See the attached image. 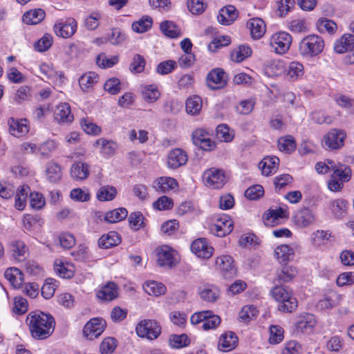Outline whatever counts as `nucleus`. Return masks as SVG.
I'll return each mask as SVG.
<instances>
[{"mask_svg":"<svg viewBox=\"0 0 354 354\" xmlns=\"http://www.w3.org/2000/svg\"><path fill=\"white\" fill-rule=\"evenodd\" d=\"M324 41L317 35H310L301 39L299 51L301 56L313 58L319 55L324 50Z\"/></svg>","mask_w":354,"mask_h":354,"instance_id":"obj_3","label":"nucleus"},{"mask_svg":"<svg viewBox=\"0 0 354 354\" xmlns=\"http://www.w3.org/2000/svg\"><path fill=\"white\" fill-rule=\"evenodd\" d=\"M153 25V19L148 16H145L134 21L131 28L132 30L137 33H143L149 30Z\"/></svg>","mask_w":354,"mask_h":354,"instance_id":"obj_48","label":"nucleus"},{"mask_svg":"<svg viewBox=\"0 0 354 354\" xmlns=\"http://www.w3.org/2000/svg\"><path fill=\"white\" fill-rule=\"evenodd\" d=\"M160 30L167 37L176 38L180 35V29L171 21H164L160 24Z\"/></svg>","mask_w":354,"mask_h":354,"instance_id":"obj_45","label":"nucleus"},{"mask_svg":"<svg viewBox=\"0 0 354 354\" xmlns=\"http://www.w3.org/2000/svg\"><path fill=\"white\" fill-rule=\"evenodd\" d=\"M8 252L13 260L17 262H21L26 259L28 253V248L22 241H13L9 244Z\"/></svg>","mask_w":354,"mask_h":354,"instance_id":"obj_20","label":"nucleus"},{"mask_svg":"<svg viewBox=\"0 0 354 354\" xmlns=\"http://www.w3.org/2000/svg\"><path fill=\"white\" fill-rule=\"evenodd\" d=\"M288 217L287 211L281 207L276 209H269L264 215L266 225H274L279 218Z\"/></svg>","mask_w":354,"mask_h":354,"instance_id":"obj_41","label":"nucleus"},{"mask_svg":"<svg viewBox=\"0 0 354 354\" xmlns=\"http://www.w3.org/2000/svg\"><path fill=\"white\" fill-rule=\"evenodd\" d=\"M26 324L32 337L44 339L50 337L54 330L55 322L52 315L41 311L30 312L26 317Z\"/></svg>","mask_w":354,"mask_h":354,"instance_id":"obj_1","label":"nucleus"},{"mask_svg":"<svg viewBox=\"0 0 354 354\" xmlns=\"http://www.w3.org/2000/svg\"><path fill=\"white\" fill-rule=\"evenodd\" d=\"M279 164V159L277 156L264 158L259 164V169L265 176L274 174Z\"/></svg>","mask_w":354,"mask_h":354,"instance_id":"obj_30","label":"nucleus"},{"mask_svg":"<svg viewBox=\"0 0 354 354\" xmlns=\"http://www.w3.org/2000/svg\"><path fill=\"white\" fill-rule=\"evenodd\" d=\"M247 27L250 30L253 39L261 38L266 32V24L260 18H252L247 22Z\"/></svg>","mask_w":354,"mask_h":354,"instance_id":"obj_29","label":"nucleus"},{"mask_svg":"<svg viewBox=\"0 0 354 354\" xmlns=\"http://www.w3.org/2000/svg\"><path fill=\"white\" fill-rule=\"evenodd\" d=\"M58 281L52 278L47 279L41 287V295L45 299L51 298L58 287Z\"/></svg>","mask_w":354,"mask_h":354,"instance_id":"obj_52","label":"nucleus"},{"mask_svg":"<svg viewBox=\"0 0 354 354\" xmlns=\"http://www.w3.org/2000/svg\"><path fill=\"white\" fill-rule=\"evenodd\" d=\"M118 296V288L113 282L108 283L97 292V297L102 301H110L117 298Z\"/></svg>","mask_w":354,"mask_h":354,"instance_id":"obj_27","label":"nucleus"},{"mask_svg":"<svg viewBox=\"0 0 354 354\" xmlns=\"http://www.w3.org/2000/svg\"><path fill=\"white\" fill-rule=\"evenodd\" d=\"M53 268L55 274L62 279H71L76 271L73 263L62 259H55Z\"/></svg>","mask_w":354,"mask_h":354,"instance_id":"obj_12","label":"nucleus"},{"mask_svg":"<svg viewBox=\"0 0 354 354\" xmlns=\"http://www.w3.org/2000/svg\"><path fill=\"white\" fill-rule=\"evenodd\" d=\"M6 279L15 288H20L24 281V274L17 268H9L4 273Z\"/></svg>","mask_w":354,"mask_h":354,"instance_id":"obj_35","label":"nucleus"},{"mask_svg":"<svg viewBox=\"0 0 354 354\" xmlns=\"http://www.w3.org/2000/svg\"><path fill=\"white\" fill-rule=\"evenodd\" d=\"M186 111L190 115H197L202 108V100L198 95L189 97L186 101Z\"/></svg>","mask_w":354,"mask_h":354,"instance_id":"obj_49","label":"nucleus"},{"mask_svg":"<svg viewBox=\"0 0 354 354\" xmlns=\"http://www.w3.org/2000/svg\"><path fill=\"white\" fill-rule=\"evenodd\" d=\"M345 138L344 131L333 129L324 136V145L331 149H339L344 145Z\"/></svg>","mask_w":354,"mask_h":354,"instance_id":"obj_14","label":"nucleus"},{"mask_svg":"<svg viewBox=\"0 0 354 354\" xmlns=\"http://www.w3.org/2000/svg\"><path fill=\"white\" fill-rule=\"evenodd\" d=\"M201 298L207 302H215L220 297V291L213 285H207L200 288Z\"/></svg>","mask_w":354,"mask_h":354,"instance_id":"obj_37","label":"nucleus"},{"mask_svg":"<svg viewBox=\"0 0 354 354\" xmlns=\"http://www.w3.org/2000/svg\"><path fill=\"white\" fill-rule=\"evenodd\" d=\"M293 222L298 227L304 228L312 225L315 220L313 211L308 208H302L294 215Z\"/></svg>","mask_w":354,"mask_h":354,"instance_id":"obj_17","label":"nucleus"},{"mask_svg":"<svg viewBox=\"0 0 354 354\" xmlns=\"http://www.w3.org/2000/svg\"><path fill=\"white\" fill-rule=\"evenodd\" d=\"M117 347V340L111 337L104 338L100 345L101 354H112Z\"/></svg>","mask_w":354,"mask_h":354,"instance_id":"obj_57","label":"nucleus"},{"mask_svg":"<svg viewBox=\"0 0 354 354\" xmlns=\"http://www.w3.org/2000/svg\"><path fill=\"white\" fill-rule=\"evenodd\" d=\"M340 301V295L334 291H330L320 299L317 306L322 309H328L336 306Z\"/></svg>","mask_w":354,"mask_h":354,"instance_id":"obj_42","label":"nucleus"},{"mask_svg":"<svg viewBox=\"0 0 354 354\" xmlns=\"http://www.w3.org/2000/svg\"><path fill=\"white\" fill-rule=\"evenodd\" d=\"M206 80L209 87H211L210 82L220 84L222 87L227 84V75L223 69L214 68L207 74Z\"/></svg>","mask_w":354,"mask_h":354,"instance_id":"obj_36","label":"nucleus"},{"mask_svg":"<svg viewBox=\"0 0 354 354\" xmlns=\"http://www.w3.org/2000/svg\"><path fill=\"white\" fill-rule=\"evenodd\" d=\"M330 205L334 216L336 218H341L346 212L348 203L344 199L339 198L330 201Z\"/></svg>","mask_w":354,"mask_h":354,"instance_id":"obj_50","label":"nucleus"},{"mask_svg":"<svg viewBox=\"0 0 354 354\" xmlns=\"http://www.w3.org/2000/svg\"><path fill=\"white\" fill-rule=\"evenodd\" d=\"M272 297L278 301V310L283 313H292L298 306L297 299L283 286L276 284L271 290Z\"/></svg>","mask_w":354,"mask_h":354,"instance_id":"obj_2","label":"nucleus"},{"mask_svg":"<svg viewBox=\"0 0 354 354\" xmlns=\"http://www.w3.org/2000/svg\"><path fill=\"white\" fill-rule=\"evenodd\" d=\"M62 176L61 166L54 160L46 163L44 169V176L50 183H57L60 181Z\"/></svg>","mask_w":354,"mask_h":354,"instance_id":"obj_22","label":"nucleus"},{"mask_svg":"<svg viewBox=\"0 0 354 354\" xmlns=\"http://www.w3.org/2000/svg\"><path fill=\"white\" fill-rule=\"evenodd\" d=\"M102 15L98 12H92L84 21L86 28L91 30H95L100 25Z\"/></svg>","mask_w":354,"mask_h":354,"instance_id":"obj_63","label":"nucleus"},{"mask_svg":"<svg viewBox=\"0 0 354 354\" xmlns=\"http://www.w3.org/2000/svg\"><path fill=\"white\" fill-rule=\"evenodd\" d=\"M46 17V12L42 8H34L25 12L22 16V21L27 25H37Z\"/></svg>","mask_w":354,"mask_h":354,"instance_id":"obj_24","label":"nucleus"},{"mask_svg":"<svg viewBox=\"0 0 354 354\" xmlns=\"http://www.w3.org/2000/svg\"><path fill=\"white\" fill-rule=\"evenodd\" d=\"M81 126L83 131L88 135L98 136L102 131L99 126L88 118L82 120Z\"/></svg>","mask_w":354,"mask_h":354,"instance_id":"obj_59","label":"nucleus"},{"mask_svg":"<svg viewBox=\"0 0 354 354\" xmlns=\"http://www.w3.org/2000/svg\"><path fill=\"white\" fill-rule=\"evenodd\" d=\"M332 175L337 178L342 183H344L350 180L351 170L346 165H339L338 167L333 171Z\"/></svg>","mask_w":354,"mask_h":354,"instance_id":"obj_58","label":"nucleus"},{"mask_svg":"<svg viewBox=\"0 0 354 354\" xmlns=\"http://www.w3.org/2000/svg\"><path fill=\"white\" fill-rule=\"evenodd\" d=\"M283 333L284 330L281 326H270L269 342L272 344H279L283 339Z\"/></svg>","mask_w":354,"mask_h":354,"instance_id":"obj_60","label":"nucleus"},{"mask_svg":"<svg viewBox=\"0 0 354 354\" xmlns=\"http://www.w3.org/2000/svg\"><path fill=\"white\" fill-rule=\"evenodd\" d=\"M191 250L199 258L209 259L212 257L214 249L208 244L206 239L200 238L192 242Z\"/></svg>","mask_w":354,"mask_h":354,"instance_id":"obj_16","label":"nucleus"},{"mask_svg":"<svg viewBox=\"0 0 354 354\" xmlns=\"http://www.w3.org/2000/svg\"><path fill=\"white\" fill-rule=\"evenodd\" d=\"M53 117L59 124H70L74 120L71 106L66 102L59 103L55 106Z\"/></svg>","mask_w":354,"mask_h":354,"instance_id":"obj_13","label":"nucleus"},{"mask_svg":"<svg viewBox=\"0 0 354 354\" xmlns=\"http://www.w3.org/2000/svg\"><path fill=\"white\" fill-rule=\"evenodd\" d=\"M106 326V321L102 318H92L85 324L83 335L87 339L93 340L102 334Z\"/></svg>","mask_w":354,"mask_h":354,"instance_id":"obj_7","label":"nucleus"},{"mask_svg":"<svg viewBox=\"0 0 354 354\" xmlns=\"http://www.w3.org/2000/svg\"><path fill=\"white\" fill-rule=\"evenodd\" d=\"M57 148V143L54 140H48L44 142L38 148L41 156L45 158L50 156L51 153L55 151Z\"/></svg>","mask_w":354,"mask_h":354,"instance_id":"obj_64","label":"nucleus"},{"mask_svg":"<svg viewBox=\"0 0 354 354\" xmlns=\"http://www.w3.org/2000/svg\"><path fill=\"white\" fill-rule=\"evenodd\" d=\"M41 224V219L37 216L26 214L23 218V226L27 231H33L40 227Z\"/></svg>","mask_w":354,"mask_h":354,"instance_id":"obj_55","label":"nucleus"},{"mask_svg":"<svg viewBox=\"0 0 354 354\" xmlns=\"http://www.w3.org/2000/svg\"><path fill=\"white\" fill-rule=\"evenodd\" d=\"M99 76L95 72L89 71L84 73L79 78V84L81 88H89L96 85Z\"/></svg>","mask_w":354,"mask_h":354,"instance_id":"obj_47","label":"nucleus"},{"mask_svg":"<svg viewBox=\"0 0 354 354\" xmlns=\"http://www.w3.org/2000/svg\"><path fill=\"white\" fill-rule=\"evenodd\" d=\"M238 344V337L233 332L223 333L219 338L218 347L223 351L227 352L233 350Z\"/></svg>","mask_w":354,"mask_h":354,"instance_id":"obj_26","label":"nucleus"},{"mask_svg":"<svg viewBox=\"0 0 354 354\" xmlns=\"http://www.w3.org/2000/svg\"><path fill=\"white\" fill-rule=\"evenodd\" d=\"M128 215V212L125 208H117L105 213L104 215L100 212H97L95 216L97 219L100 221L104 220V221L109 223H114L121 221L126 218Z\"/></svg>","mask_w":354,"mask_h":354,"instance_id":"obj_19","label":"nucleus"},{"mask_svg":"<svg viewBox=\"0 0 354 354\" xmlns=\"http://www.w3.org/2000/svg\"><path fill=\"white\" fill-rule=\"evenodd\" d=\"M117 189L112 185H104L100 187L96 193L99 201L105 202L113 201L117 196Z\"/></svg>","mask_w":354,"mask_h":354,"instance_id":"obj_39","label":"nucleus"},{"mask_svg":"<svg viewBox=\"0 0 354 354\" xmlns=\"http://www.w3.org/2000/svg\"><path fill=\"white\" fill-rule=\"evenodd\" d=\"M297 273L295 268L285 265L277 272L274 282L276 283L289 282L295 278Z\"/></svg>","mask_w":354,"mask_h":354,"instance_id":"obj_34","label":"nucleus"},{"mask_svg":"<svg viewBox=\"0 0 354 354\" xmlns=\"http://www.w3.org/2000/svg\"><path fill=\"white\" fill-rule=\"evenodd\" d=\"M70 198L77 202H87L91 199V193L86 188H75L71 191Z\"/></svg>","mask_w":354,"mask_h":354,"instance_id":"obj_56","label":"nucleus"},{"mask_svg":"<svg viewBox=\"0 0 354 354\" xmlns=\"http://www.w3.org/2000/svg\"><path fill=\"white\" fill-rule=\"evenodd\" d=\"M192 324L196 325L203 323L202 328L209 330L216 328L221 323L219 316L214 315L211 310H203L194 313L190 318Z\"/></svg>","mask_w":354,"mask_h":354,"instance_id":"obj_6","label":"nucleus"},{"mask_svg":"<svg viewBox=\"0 0 354 354\" xmlns=\"http://www.w3.org/2000/svg\"><path fill=\"white\" fill-rule=\"evenodd\" d=\"M179 263L178 253L167 245L156 248V264L165 270H171Z\"/></svg>","mask_w":354,"mask_h":354,"instance_id":"obj_4","label":"nucleus"},{"mask_svg":"<svg viewBox=\"0 0 354 354\" xmlns=\"http://www.w3.org/2000/svg\"><path fill=\"white\" fill-rule=\"evenodd\" d=\"M8 125L10 133L16 138L26 136L30 130L29 122L26 119L10 118L8 121Z\"/></svg>","mask_w":354,"mask_h":354,"instance_id":"obj_15","label":"nucleus"},{"mask_svg":"<svg viewBox=\"0 0 354 354\" xmlns=\"http://www.w3.org/2000/svg\"><path fill=\"white\" fill-rule=\"evenodd\" d=\"M354 44V35L344 34L334 44V50L337 53L342 54L351 50Z\"/></svg>","mask_w":354,"mask_h":354,"instance_id":"obj_31","label":"nucleus"},{"mask_svg":"<svg viewBox=\"0 0 354 354\" xmlns=\"http://www.w3.org/2000/svg\"><path fill=\"white\" fill-rule=\"evenodd\" d=\"M216 132L217 138L223 142H231L234 137V131L225 124L217 126Z\"/></svg>","mask_w":354,"mask_h":354,"instance_id":"obj_51","label":"nucleus"},{"mask_svg":"<svg viewBox=\"0 0 354 354\" xmlns=\"http://www.w3.org/2000/svg\"><path fill=\"white\" fill-rule=\"evenodd\" d=\"M54 39L50 33H44L34 44V49L39 53L49 50L53 46Z\"/></svg>","mask_w":354,"mask_h":354,"instance_id":"obj_46","label":"nucleus"},{"mask_svg":"<svg viewBox=\"0 0 354 354\" xmlns=\"http://www.w3.org/2000/svg\"><path fill=\"white\" fill-rule=\"evenodd\" d=\"M90 175V165L84 161H76L71 167V176L75 180L83 181Z\"/></svg>","mask_w":354,"mask_h":354,"instance_id":"obj_21","label":"nucleus"},{"mask_svg":"<svg viewBox=\"0 0 354 354\" xmlns=\"http://www.w3.org/2000/svg\"><path fill=\"white\" fill-rule=\"evenodd\" d=\"M278 147L281 151L291 153L296 148L295 139L291 136H286L278 140Z\"/></svg>","mask_w":354,"mask_h":354,"instance_id":"obj_54","label":"nucleus"},{"mask_svg":"<svg viewBox=\"0 0 354 354\" xmlns=\"http://www.w3.org/2000/svg\"><path fill=\"white\" fill-rule=\"evenodd\" d=\"M158 189L156 191H160L163 193L169 192L178 187V183L176 179L171 177L163 176L157 180Z\"/></svg>","mask_w":354,"mask_h":354,"instance_id":"obj_44","label":"nucleus"},{"mask_svg":"<svg viewBox=\"0 0 354 354\" xmlns=\"http://www.w3.org/2000/svg\"><path fill=\"white\" fill-rule=\"evenodd\" d=\"M274 256L280 263H286L294 256V249L288 245L282 244L274 250Z\"/></svg>","mask_w":354,"mask_h":354,"instance_id":"obj_38","label":"nucleus"},{"mask_svg":"<svg viewBox=\"0 0 354 354\" xmlns=\"http://www.w3.org/2000/svg\"><path fill=\"white\" fill-rule=\"evenodd\" d=\"M120 57L118 55H108L104 53H100L96 57V64L101 68H108L114 66L119 62Z\"/></svg>","mask_w":354,"mask_h":354,"instance_id":"obj_40","label":"nucleus"},{"mask_svg":"<svg viewBox=\"0 0 354 354\" xmlns=\"http://www.w3.org/2000/svg\"><path fill=\"white\" fill-rule=\"evenodd\" d=\"M77 30V21L73 17L59 19L55 21L53 31L54 34L61 38L68 39L72 37Z\"/></svg>","mask_w":354,"mask_h":354,"instance_id":"obj_5","label":"nucleus"},{"mask_svg":"<svg viewBox=\"0 0 354 354\" xmlns=\"http://www.w3.org/2000/svg\"><path fill=\"white\" fill-rule=\"evenodd\" d=\"M187 162V155L186 152L179 148L171 150L167 156V166L173 169L185 165Z\"/></svg>","mask_w":354,"mask_h":354,"instance_id":"obj_18","label":"nucleus"},{"mask_svg":"<svg viewBox=\"0 0 354 354\" xmlns=\"http://www.w3.org/2000/svg\"><path fill=\"white\" fill-rule=\"evenodd\" d=\"M203 178L205 185L212 189L221 188L226 183L224 171L217 168L212 167L207 169Z\"/></svg>","mask_w":354,"mask_h":354,"instance_id":"obj_8","label":"nucleus"},{"mask_svg":"<svg viewBox=\"0 0 354 354\" xmlns=\"http://www.w3.org/2000/svg\"><path fill=\"white\" fill-rule=\"evenodd\" d=\"M215 263L225 278H231L236 274L234 260L231 256L221 255L216 259Z\"/></svg>","mask_w":354,"mask_h":354,"instance_id":"obj_11","label":"nucleus"},{"mask_svg":"<svg viewBox=\"0 0 354 354\" xmlns=\"http://www.w3.org/2000/svg\"><path fill=\"white\" fill-rule=\"evenodd\" d=\"M252 55V49L248 45H239L234 48L230 54L231 59L233 62L239 63L249 57Z\"/></svg>","mask_w":354,"mask_h":354,"instance_id":"obj_43","label":"nucleus"},{"mask_svg":"<svg viewBox=\"0 0 354 354\" xmlns=\"http://www.w3.org/2000/svg\"><path fill=\"white\" fill-rule=\"evenodd\" d=\"M232 221L226 217L218 219L216 223L211 227L212 232L219 237L229 234L232 231Z\"/></svg>","mask_w":354,"mask_h":354,"instance_id":"obj_23","label":"nucleus"},{"mask_svg":"<svg viewBox=\"0 0 354 354\" xmlns=\"http://www.w3.org/2000/svg\"><path fill=\"white\" fill-rule=\"evenodd\" d=\"M238 17V12L234 6L229 5L221 8L217 16L218 21L222 25H229Z\"/></svg>","mask_w":354,"mask_h":354,"instance_id":"obj_28","label":"nucleus"},{"mask_svg":"<svg viewBox=\"0 0 354 354\" xmlns=\"http://www.w3.org/2000/svg\"><path fill=\"white\" fill-rule=\"evenodd\" d=\"M136 330L138 335L142 338H146L150 341L155 338V330L151 320L141 321L137 325Z\"/></svg>","mask_w":354,"mask_h":354,"instance_id":"obj_33","label":"nucleus"},{"mask_svg":"<svg viewBox=\"0 0 354 354\" xmlns=\"http://www.w3.org/2000/svg\"><path fill=\"white\" fill-rule=\"evenodd\" d=\"M233 82L235 85L243 87L256 86L255 80L245 73H240L236 75L233 78Z\"/></svg>","mask_w":354,"mask_h":354,"instance_id":"obj_53","label":"nucleus"},{"mask_svg":"<svg viewBox=\"0 0 354 354\" xmlns=\"http://www.w3.org/2000/svg\"><path fill=\"white\" fill-rule=\"evenodd\" d=\"M291 42L290 35L286 32L276 33L270 39V46L273 50L278 54H283L288 51Z\"/></svg>","mask_w":354,"mask_h":354,"instance_id":"obj_10","label":"nucleus"},{"mask_svg":"<svg viewBox=\"0 0 354 354\" xmlns=\"http://www.w3.org/2000/svg\"><path fill=\"white\" fill-rule=\"evenodd\" d=\"M258 314L257 308L254 306H245L239 313V318L241 321L247 322L256 317Z\"/></svg>","mask_w":354,"mask_h":354,"instance_id":"obj_62","label":"nucleus"},{"mask_svg":"<svg viewBox=\"0 0 354 354\" xmlns=\"http://www.w3.org/2000/svg\"><path fill=\"white\" fill-rule=\"evenodd\" d=\"M93 147L99 148L100 153L106 158L113 156L118 149V145L115 142L103 138L97 139Z\"/></svg>","mask_w":354,"mask_h":354,"instance_id":"obj_25","label":"nucleus"},{"mask_svg":"<svg viewBox=\"0 0 354 354\" xmlns=\"http://www.w3.org/2000/svg\"><path fill=\"white\" fill-rule=\"evenodd\" d=\"M145 67V60L140 55H135L129 66V70L131 73H139L144 71Z\"/></svg>","mask_w":354,"mask_h":354,"instance_id":"obj_61","label":"nucleus"},{"mask_svg":"<svg viewBox=\"0 0 354 354\" xmlns=\"http://www.w3.org/2000/svg\"><path fill=\"white\" fill-rule=\"evenodd\" d=\"M120 242L121 238L118 233L115 231H111L101 236L98 239V245L101 248L108 249L118 245Z\"/></svg>","mask_w":354,"mask_h":354,"instance_id":"obj_32","label":"nucleus"},{"mask_svg":"<svg viewBox=\"0 0 354 354\" xmlns=\"http://www.w3.org/2000/svg\"><path fill=\"white\" fill-rule=\"evenodd\" d=\"M317 325L315 317L310 313H301L295 323V332L297 334H308L313 332Z\"/></svg>","mask_w":354,"mask_h":354,"instance_id":"obj_9","label":"nucleus"}]
</instances>
